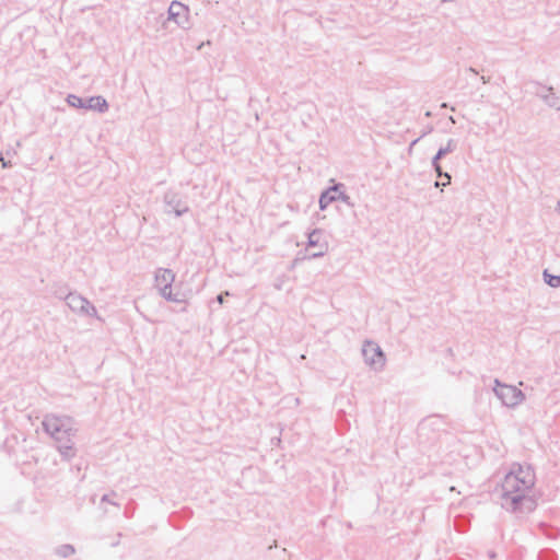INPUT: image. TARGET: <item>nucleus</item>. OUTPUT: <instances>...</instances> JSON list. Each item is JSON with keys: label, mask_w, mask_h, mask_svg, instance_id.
<instances>
[{"label": "nucleus", "mask_w": 560, "mask_h": 560, "mask_svg": "<svg viewBox=\"0 0 560 560\" xmlns=\"http://www.w3.org/2000/svg\"><path fill=\"white\" fill-rule=\"evenodd\" d=\"M533 487L530 478L523 480L508 472L501 483V506L520 516L532 513L537 508L536 500L528 494Z\"/></svg>", "instance_id": "f257e3e1"}, {"label": "nucleus", "mask_w": 560, "mask_h": 560, "mask_svg": "<svg viewBox=\"0 0 560 560\" xmlns=\"http://www.w3.org/2000/svg\"><path fill=\"white\" fill-rule=\"evenodd\" d=\"M42 424L44 431L55 440L61 457L66 460L73 458L75 456V448L72 438L77 429L73 427L72 418L47 415Z\"/></svg>", "instance_id": "f03ea898"}, {"label": "nucleus", "mask_w": 560, "mask_h": 560, "mask_svg": "<svg viewBox=\"0 0 560 560\" xmlns=\"http://www.w3.org/2000/svg\"><path fill=\"white\" fill-rule=\"evenodd\" d=\"M494 384L493 392L503 406L514 408L525 400V394L516 386L501 383L498 378Z\"/></svg>", "instance_id": "7ed1b4c3"}, {"label": "nucleus", "mask_w": 560, "mask_h": 560, "mask_svg": "<svg viewBox=\"0 0 560 560\" xmlns=\"http://www.w3.org/2000/svg\"><path fill=\"white\" fill-rule=\"evenodd\" d=\"M164 212L179 218L189 212L187 197L176 190L168 189L163 196Z\"/></svg>", "instance_id": "20e7f679"}, {"label": "nucleus", "mask_w": 560, "mask_h": 560, "mask_svg": "<svg viewBox=\"0 0 560 560\" xmlns=\"http://www.w3.org/2000/svg\"><path fill=\"white\" fill-rule=\"evenodd\" d=\"M364 362L374 371H382L385 365V354L381 347L373 341H365L362 348Z\"/></svg>", "instance_id": "39448f33"}, {"label": "nucleus", "mask_w": 560, "mask_h": 560, "mask_svg": "<svg viewBox=\"0 0 560 560\" xmlns=\"http://www.w3.org/2000/svg\"><path fill=\"white\" fill-rule=\"evenodd\" d=\"M67 305L75 313L86 316H96L95 306L85 298L78 293H68L65 298Z\"/></svg>", "instance_id": "423d86ee"}, {"label": "nucleus", "mask_w": 560, "mask_h": 560, "mask_svg": "<svg viewBox=\"0 0 560 560\" xmlns=\"http://www.w3.org/2000/svg\"><path fill=\"white\" fill-rule=\"evenodd\" d=\"M532 93L539 97L548 107L560 110V98L556 95L552 86L545 85L538 81H532Z\"/></svg>", "instance_id": "0eeeda50"}, {"label": "nucleus", "mask_w": 560, "mask_h": 560, "mask_svg": "<svg viewBox=\"0 0 560 560\" xmlns=\"http://www.w3.org/2000/svg\"><path fill=\"white\" fill-rule=\"evenodd\" d=\"M168 20L175 22L180 28L188 30L190 27L189 23V8L174 0L171 2L168 7Z\"/></svg>", "instance_id": "6e6552de"}, {"label": "nucleus", "mask_w": 560, "mask_h": 560, "mask_svg": "<svg viewBox=\"0 0 560 560\" xmlns=\"http://www.w3.org/2000/svg\"><path fill=\"white\" fill-rule=\"evenodd\" d=\"M175 280V273L167 268H159L155 272V287L160 294L172 288Z\"/></svg>", "instance_id": "1a4fd4ad"}, {"label": "nucleus", "mask_w": 560, "mask_h": 560, "mask_svg": "<svg viewBox=\"0 0 560 560\" xmlns=\"http://www.w3.org/2000/svg\"><path fill=\"white\" fill-rule=\"evenodd\" d=\"M339 188H345V185L337 183L322 191L318 200L319 209L322 211L326 210L330 203L338 201L337 191Z\"/></svg>", "instance_id": "9d476101"}, {"label": "nucleus", "mask_w": 560, "mask_h": 560, "mask_svg": "<svg viewBox=\"0 0 560 560\" xmlns=\"http://www.w3.org/2000/svg\"><path fill=\"white\" fill-rule=\"evenodd\" d=\"M320 236H322V230H319V229L313 230L307 236V247H318L319 248L318 252H314L308 255V258H311V259L324 256L327 250V244L319 243Z\"/></svg>", "instance_id": "9b49d317"}, {"label": "nucleus", "mask_w": 560, "mask_h": 560, "mask_svg": "<svg viewBox=\"0 0 560 560\" xmlns=\"http://www.w3.org/2000/svg\"><path fill=\"white\" fill-rule=\"evenodd\" d=\"M457 148V141L454 139H448L445 147H441L435 155L432 158L431 165L438 166V164H441L440 161L447 154L454 152Z\"/></svg>", "instance_id": "f8f14e48"}, {"label": "nucleus", "mask_w": 560, "mask_h": 560, "mask_svg": "<svg viewBox=\"0 0 560 560\" xmlns=\"http://www.w3.org/2000/svg\"><path fill=\"white\" fill-rule=\"evenodd\" d=\"M509 472H514V475H517V477H520L523 480L530 478L533 481V486H535V481H536L535 472H534V469L529 465L523 466L521 464L515 463V464H513V466Z\"/></svg>", "instance_id": "ddd939ff"}, {"label": "nucleus", "mask_w": 560, "mask_h": 560, "mask_svg": "<svg viewBox=\"0 0 560 560\" xmlns=\"http://www.w3.org/2000/svg\"><path fill=\"white\" fill-rule=\"evenodd\" d=\"M86 108L98 113H105L108 109V103L103 96H91L86 98Z\"/></svg>", "instance_id": "4468645a"}, {"label": "nucleus", "mask_w": 560, "mask_h": 560, "mask_svg": "<svg viewBox=\"0 0 560 560\" xmlns=\"http://www.w3.org/2000/svg\"><path fill=\"white\" fill-rule=\"evenodd\" d=\"M440 423H441V419L435 416L428 417V418L423 419L418 427L419 434H422L424 431H427L430 428H435Z\"/></svg>", "instance_id": "2eb2a0df"}, {"label": "nucleus", "mask_w": 560, "mask_h": 560, "mask_svg": "<svg viewBox=\"0 0 560 560\" xmlns=\"http://www.w3.org/2000/svg\"><path fill=\"white\" fill-rule=\"evenodd\" d=\"M75 553V548L71 544H63L55 549V555L60 558H69Z\"/></svg>", "instance_id": "dca6fc26"}, {"label": "nucleus", "mask_w": 560, "mask_h": 560, "mask_svg": "<svg viewBox=\"0 0 560 560\" xmlns=\"http://www.w3.org/2000/svg\"><path fill=\"white\" fill-rule=\"evenodd\" d=\"M68 105L73 108L85 109L86 108V98H82L74 94H69L66 98Z\"/></svg>", "instance_id": "f3484780"}, {"label": "nucleus", "mask_w": 560, "mask_h": 560, "mask_svg": "<svg viewBox=\"0 0 560 560\" xmlns=\"http://www.w3.org/2000/svg\"><path fill=\"white\" fill-rule=\"evenodd\" d=\"M432 168L434 170V172L436 173V176H438L439 178H444V179H445V182H443V183H440L439 180H436V182L434 183V186H435V187H440V186H447V185H450V184H451V179H452V177H451V175H450L447 172H444V171L442 170L441 164H438V166H432Z\"/></svg>", "instance_id": "a211bd4d"}, {"label": "nucleus", "mask_w": 560, "mask_h": 560, "mask_svg": "<svg viewBox=\"0 0 560 560\" xmlns=\"http://www.w3.org/2000/svg\"><path fill=\"white\" fill-rule=\"evenodd\" d=\"M161 296H163L166 301L174 302V303H185V295L180 292L173 293L172 288L166 290L165 292L161 293Z\"/></svg>", "instance_id": "6ab92c4d"}, {"label": "nucleus", "mask_w": 560, "mask_h": 560, "mask_svg": "<svg viewBox=\"0 0 560 560\" xmlns=\"http://www.w3.org/2000/svg\"><path fill=\"white\" fill-rule=\"evenodd\" d=\"M544 281L551 288L560 287V275H552L547 269L542 272Z\"/></svg>", "instance_id": "aec40b11"}, {"label": "nucleus", "mask_w": 560, "mask_h": 560, "mask_svg": "<svg viewBox=\"0 0 560 560\" xmlns=\"http://www.w3.org/2000/svg\"><path fill=\"white\" fill-rule=\"evenodd\" d=\"M338 200H341L349 207H353L354 203L352 202L351 198L345 192V188H339L337 191Z\"/></svg>", "instance_id": "412c9836"}, {"label": "nucleus", "mask_w": 560, "mask_h": 560, "mask_svg": "<svg viewBox=\"0 0 560 560\" xmlns=\"http://www.w3.org/2000/svg\"><path fill=\"white\" fill-rule=\"evenodd\" d=\"M110 495H116V492L113 491L110 494H104L101 499V502H107V503H110L114 505H118L116 502L110 501V499H109Z\"/></svg>", "instance_id": "4be33fe9"}, {"label": "nucleus", "mask_w": 560, "mask_h": 560, "mask_svg": "<svg viewBox=\"0 0 560 560\" xmlns=\"http://www.w3.org/2000/svg\"><path fill=\"white\" fill-rule=\"evenodd\" d=\"M217 302L219 304H223V302H224V294L223 293H220L219 295H217Z\"/></svg>", "instance_id": "5701e85b"}, {"label": "nucleus", "mask_w": 560, "mask_h": 560, "mask_svg": "<svg viewBox=\"0 0 560 560\" xmlns=\"http://www.w3.org/2000/svg\"><path fill=\"white\" fill-rule=\"evenodd\" d=\"M488 557H489L490 559H494V558L497 557L495 551H493V550H489V551H488Z\"/></svg>", "instance_id": "b1692460"}, {"label": "nucleus", "mask_w": 560, "mask_h": 560, "mask_svg": "<svg viewBox=\"0 0 560 560\" xmlns=\"http://www.w3.org/2000/svg\"><path fill=\"white\" fill-rule=\"evenodd\" d=\"M542 553H544V555H545V553H546V555H548V556H549V558H550V560H553V558H555V553H553L552 551H550V550H547V551H545V552H542Z\"/></svg>", "instance_id": "393cba45"}, {"label": "nucleus", "mask_w": 560, "mask_h": 560, "mask_svg": "<svg viewBox=\"0 0 560 560\" xmlns=\"http://www.w3.org/2000/svg\"><path fill=\"white\" fill-rule=\"evenodd\" d=\"M431 130H432V128H430L429 130H428V129H424V132H422V135H421V137H420V138L424 137V136H425L428 132H430Z\"/></svg>", "instance_id": "a878e982"}, {"label": "nucleus", "mask_w": 560, "mask_h": 560, "mask_svg": "<svg viewBox=\"0 0 560 560\" xmlns=\"http://www.w3.org/2000/svg\"><path fill=\"white\" fill-rule=\"evenodd\" d=\"M431 130H432V128H430L429 130H428V129H424V132H422V135H421V137H420V138L424 137V136H425L428 132H430Z\"/></svg>", "instance_id": "bb28decb"}, {"label": "nucleus", "mask_w": 560, "mask_h": 560, "mask_svg": "<svg viewBox=\"0 0 560 560\" xmlns=\"http://www.w3.org/2000/svg\"><path fill=\"white\" fill-rule=\"evenodd\" d=\"M420 140V138H417L416 140H413L410 144V147L415 145L418 141Z\"/></svg>", "instance_id": "cd10ccee"}, {"label": "nucleus", "mask_w": 560, "mask_h": 560, "mask_svg": "<svg viewBox=\"0 0 560 560\" xmlns=\"http://www.w3.org/2000/svg\"><path fill=\"white\" fill-rule=\"evenodd\" d=\"M0 160L2 161V165H3V167H7V166H8V164L4 162V160H3V158H2V156H0Z\"/></svg>", "instance_id": "c85d7f7f"}, {"label": "nucleus", "mask_w": 560, "mask_h": 560, "mask_svg": "<svg viewBox=\"0 0 560 560\" xmlns=\"http://www.w3.org/2000/svg\"><path fill=\"white\" fill-rule=\"evenodd\" d=\"M481 80H482L483 83H488L489 82V80L486 79L483 75L481 77Z\"/></svg>", "instance_id": "c756f323"}, {"label": "nucleus", "mask_w": 560, "mask_h": 560, "mask_svg": "<svg viewBox=\"0 0 560 560\" xmlns=\"http://www.w3.org/2000/svg\"><path fill=\"white\" fill-rule=\"evenodd\" d=\"M469 71L477 74V71L474 68H469Z\"/></svg>", "instance_id": "7c9ffc66"}, {"label": "nucleus", "mask_w": 560, "mask_h": 560, "mask_svg": "<svg viewBox=\"0 0 560 560\" xmlns=\"http://www.w3.org/2000/svg\"><path fill=\"white\" fill-rule=\"evenodd\" d=\"M118 544H119V541H114V542L112 544V546H113V547H116V546H118Z\"/></svg>", "instance_id": "2f4dec72"}, {"label": "nucleus", "mask_w": 560, "mask_h": 560, "mask_svg": "<svg viewBox=\"0 0 560 560\" xmlns=\"http://www.w3.org/2000/svg\"><path fill=\"white\" fill-rule=\"evenodd\" d=\"M557 210H559V211H560V200H559V201H558V203H557Z\"/></svg>", "instance_id": "473e14b6"}]
</instances>
